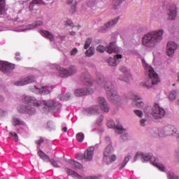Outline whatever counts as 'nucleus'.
Listing matches in <instances>:
<instances>
[{"label": "nucleus", "mask_w": 179, "mask_h": 179, "mask_svg": "<svg viewBox=\"0 0 179 179\" xmlns=\"http://www.w3.org/2000/svg\"><path fill=\"white\" fill-rule=\"evenodd\" d=\"M76 52H78V49L76 48H73L71 51V55H75V54H76Z\"/></svg>", "instance_id": "45"}, {"label": "nucleus", "mask_w": 179, "mask_h": 179, "mask_svg": "<svg viewBox=\"0 0 179 179\" xmlns=\"http://www.w3.org/2000/svg\"><path fill=\"white\" fill-rule=\"evenodd\" d=\"M6 6V1L5 0H0V15H3V12H5Z\"/></svg>", "instance_id": "31"}, {"label": "nucleus", "mask_w": 179, "mask_h": 179, "mask_svg": "<svg viewBox=\"0 0 179 179\" xmlns=\"http://www.w3.org/2000/svg\"><path fill=\"white\" fill-rule=\"evenodd\" d=\"M96 51L98 52H104V51H106L108 54H113V52H118V48L115 46V43L111 42L110 45L106 47V48L104 46L99 45L96 48Z\"/></svg>", "instance_id": "9"}, {"label": "nucleus", "mask_w": 179, "mask_h": 179, "mask_svg": "<svg viewBox=\"0 0 179 179\" xmlns=\"http://www.w3.org/2000/svg\"><path fill=\"white\" fill-rule=\"evenodd\" d=\"M127 138H128V135L127 134H123L122 136V139H123V141H127Z\"/></svg>", "instance_id": "49"}, {"label": "nucleus", "mask_w": 179, "mask_h": 179, "mask_svg": "<svg viewBox=\"0 0 179 179\" xmlns=\"http://www.w3.org/2000/svg\"><path fill=\"white\" fill-rule=\"evenodd\" d=\"M151 114L155 120H160L166 115V110L157 103H155L151 111Z\"/></svg>", "instance_id": "8"}, {"label": "nucleus", "mask_w": 179, "mask_h": 179, "mask_svg": "<svg viewBox=\"0 0 179 179\" xmlns=\"http://www.w3.org/2000/svg\"><path fill=\"white\" fill-rule=\"evenodd\" d=\"M129 96L131 100H134L133 104H134V106H136V107H138V108H142V107L145 106L143 101H141L142 100V98L140 96L135 94H130Z\"/></svg>", "instance_id": "12"}, {"label": "nucleus", "mask_w": 179, "mask_h": 179, "mask_svg": "<svg viewBox=\"0 0 179 179\" xmlns=\"http://www.w3.org/2000/svg\"><path fill=\"white\" fill-rule=\"evenodd\" d=\"M107 127L108 128H115L116 134H122L124 132V128L122 127H115V123L113 120H108L107 122Z\"/></svg>", "instance_id": "21"}, {"label": "nucleus", "mask_w": 179, "mask_h": 179, "mask_svg": "<svg viewBox=\"0 0 179 179\" xmlns=\"http://www.w3.org/2000/svg\"><path fill=\"white\" fill-rule=\"evenodd\" d=\"M118 20H120V17L109 21L108 23L105 24L104 27L106 29H108V27H111L112 26H114V24H117V23H118Z\"/></svg>", "instance_id": "28"}, {"label": "nucleus", "mask_w": 179, "mask_h": 179, "mask_svg": "<svg viewBox=\"0 0 179 179\" xmlns=\"http://www.w3.org/2000/svg\"><path fill=\"white\" fill-rule=\"evenodd\" d=\"M35 89L38 90L40 94H50L52 90V86L51 85H36Z\"/></svg>", "instance_id": "13"}, {"label": "nucleus", "mask_w": 179, "mask_h": 179, "mask_svg": "<svg viewBox=\"0 0 179 179\" xmlns=\"http://www.w3.org/2000/svg\"><path fill=\"white\" fill-rule=\"evenodd\" d=\"M93 153H94V148L90 147L84 153V159L87 162H90L93 159Z\"/></svg>", "instance_id": "20"}, {"label": "nucleus", "mask_w": 179, "mask_h": 179, "mask_svg": "<svg viewBox=\"0 0 179 179\" xmlns=\"http://www.w3.org/2000/svg\"><path fill=\"white\" fill-rule=\"evenodd\" d=\"M120 71H122V72H124V73H125V72H127V67H122L121 69H120Z\"/></svg>", "instance_id": "51"}, {"label": "nucleus", "mask_w": 179, "mask_h": 179, "mask_svg": "<svg viewBox=\"0 0 179 179\" xmlns=\"http://www.w3.org/2000/svg\"><path fill=\"white\" fill-rule=\"evenodd\" d=\"M177 82H179V73H178V80Z\"/></svg>", "instance_id": "58"}, {"label": "nucleus", "mask_w": 179, "mask_h": 179, "mask_svg": "<svg viewBox=\"0 0 179 179\" xmlns=\"http://www.w3.org/2000/svg\"><path fill=\"white\" fill-rule=\"evenodd\" d=\"M64 171L68 174V176H71L73 178L83 179V177H82V176L79 175L78 173L69 168H65Z\"/></svg>", "instance_id": "23"}, {"label": "nucleus", "mask_w": 179, "mask_h": 179, "mask_svg": "<svg viewBox=\"0 0 179 179\" xmlns=\"http://www.w3.org/2000/svg\"><path fill=\"white\" fill-rule=\"evenodd\" d=\"M120 80H124V82H128V78H127L126 77H124V78H119Z\"/></svg>", "instance_id": "52"}, {"label": "nucleus", "mask_w": 179, "mask_h": 179, "mask_svg": "<svg viewBox=\"0 0 179 179\" xmlns=\"http://www.w3.org/2000/svg\"><path fill=\"white\" fill-rule=\"evenodd\" d=\"M43 24L42 21H36L34 24V27H38V26H41Z\"/></svg>", "instance_id": "44"}, {"label": "nucleus", "mask_w": 179, "mask_h": 179, "mask_svg": "<svg viewBox=\"0 0 179 179\" xmlns=\"http://www.w3.org/2000/svg\"><path fill=\"white\" fill-rule=\"evenodd\" d=\"M177 44L174 42H169L166 46V54L168 57H173L176 50H177Z\"/></svg>", "instance_id": "15"}, {"label": "nucleus", "mask_w": 179, "mask_h": 179, "mask_svg": "<svg viewBox=\"0 0 179 179\" xmlns=\"http://www.w3.org/2000/svg\"><path fill=\"white\" fill-rule=\"evenodd\" d=\"M70 12L71 13H75V12H76V3H75L74 5L71 6V9H70Z\"/></svg>", "instance_id": "41"}, {"label": "nucleus", "mask_w": 179, "mask_h": 179, "mask_svg": "<svg viewBox=\"0 0 179 179\" xmlns=\"http://www.w3.org/2000/svg\"><path fill=\"white\" fill-rule=\"evenodd\" d=\"M3 97L0 96V101H3Z\"/></svg>", "instance_id": "57"}, {"label": "nucleus", "mask_w": 179, "mask_h": 179, "mask_svg": "<svg viewBox=\"0 0 179 179\" xmlns=\"http://www.w3.org/2000/svg\"><path fill=\"white\" fill-rule=\"evenodd\" d=\"M81 80L84 82V83H85V86H87L88 87H92V86H93V83H92L89 73L83 74L81 76Z\"/></svg>", "instance_id": "18"}, {"label": "nucleus", "mask_w": 179, "mask_h": 179, "mask_svg": "<svg viewBox=\"0 0 179 179\" xmlns=\"http://www.w3.org/2000/svg\"><path fill=\"white\" fill-rule=\"evenodd\" d=\"M178 140H179V135L178 136Z\"/></svg>", "instance_id": "62"}, {"label": "nucleus", "mask_w": 179, "mask_h": 179, "mask_svg": "<svg viewBox=\"0 0 179 179\" xmlns=\"http://www.w3.org/2000/svg\"><path fill=\"white\" fill-rule=\"evenodd\" d=\"M115 160H117V155H112L108 157L107 162H105V163H106V164H110V163H113V162H115Z\"/></svg>", "instance_id": "33"}, {"label": "nucleus", "mask_w": 179, "mask_h": 179, "mask_svg": "<svg viewBox=\"0 0 179 179\" xmlns=\"http://www.w3.org/2000/svg\"><path fill=\"white\" fill-rule=\"evenodd\" d=\"M42 34L44 36V37H45V38L50 40V41H54V40H55V38H54V35H52V33L48 31H42Z\"/></svg>", "instance_id": "26"}, {"label": "nucleus", "mask_w": 179, "mask_h": 179, "mask_svg": "<svg viewBox=\"0 0 179 179\" xmlns=\"http://www.w3.org/2000/svg\"><path fill=\"white\" fill-rule=\"evenodd\" d=\"M163 30L152 31L145 34L142 38V44L147 48L153 50L163 40Z\"/></svg>", "instance_id": "1"}, {"label": "nucleus", "mask_w": 179, "mask_h": 179, "mask_svg": "<svg viewBox=\"0 0 179 179\" xmlns=\"http://www.w3.org/2000/svg\"><path fill=\"white\" fill-rule=\"evenodd\" d=\"M122 59V55H116L114 56V58H109L108 59V64L110 66H117V64L118 62H120V60Z\"/></svg>", "instance_id": "19"}, {"label": "nucleus", "mask_w": 179, "mask_h": 179, "mask_svg": "<svg viewBox=\"0 0 179 179\" xmlns=\"http://www.w3.org/2000/svg\"><path fill=\"white\" fill-rule=\"evenodd\" d=\"M92 44V38H88L85 41V44L84 45L85 50H87L88 47H90V45Z\"/></svg>", "instance_id": "38"}, {"label": "nucleus", "mask_w": 179, "mask_h": 179, "mask_svg": "<svg viewBox=\"0 0 179 179\" xmlns=\"http://www.w3.org/2000/svg\"><path fill=\"white\" fill-rule=\"evenodd\" d=\"M62 131L63 132H66V131H68V128L66 127H64L62 128Z\"/></svg>", "instance_id": "55"}, {"label": "nucleus", "mask_w": 179, "mask_h": 179, "mask_svg": "<svg viewBox=\"0 0 179 179\" xmlns=\"http://www.w3.org/2000/svg\"><path fill=\"white\" fill-rule=\"evenodd\" d=\"M38 153L41 159H42V160H44V162H46V163L50 162L51 159H50V157L45 155V153H44L43 150H39Z\"/></svg>", "instance_id": "27"}, {"label": "nucleus", "mask_w": 179, "mask_h": 179, "mask_svg": "<svg viewBox=\"0 0 179 179\" xmlns=\"http://www.w3.org/2000/svg\"><path fill=\"white\" fill-rule=\"evenodd\" d=\"M130 157H131V156L129 155L124 158L123 163L118 166L119 170H122V169L124 168L125 166H127V163H128V162H129Z\"/></svg>", "instance_id": "32"}, {"label": "nucleus", "mask_w": 179, "mask_h": 179, "mask_svg": "<svg viewBox=\"0 0 179 179\" xmlns=\"http://www.w3.org/2000/svg\"><path fill=\"white\" fill-rule=\"evenodd\" d=\"M66 97L67 99H71V94H70V93H67V94H66Z\"/></svg>", "instance_id": "54"}, {"label": "nucleus", "mask_w": 179, "mask_h": 179, "mask_svg": "<svg viewBox=\"0 0 179 179\" xmlns=\"http://www.w3.org/2000/svg\"><path fill=\"white\" fill-rule=\"evenodd\" d=\"M48 128H49V129H54V124L51 122H48Z\"/></svg>", "instance_id": "43"}, {"label": "nucleus", "mask_w": 179, "mask_h": 179, "mask_svg": "<svg viewBox=\"0 0 179 179\" xmlns=\"http://www.w3.org/2000/svg\"><path fill=\"white\" fill-rule=\"evenodd\" d=\"M124 0H113L112 1V6L113 9H118V6H120Z\"/></svg>", "instance_id": "29"}, {"label": "nucleus", "mask_w": 179, "mask_h": 179, "mask_svg": "<svg viewBox=\"0 0 179 179\" xmlns=\"http://www.w3.org/2000/svg\"><path fill=\"white\" fill-rule=\"evenodd\" d=\"M97 100L101 108H99L97 106H93L86 110L87 113H88V114H100L101 110L104 111V113H108V111H110V107H108L106 99L102 97H99Z\"/></svg>", "instance_id": "5"}, {"label": "nucleus", "mask_w": 179, "mask_h": 179, "mask_svg": "<svg viewBox=\"0 0 179 179\" xmlns=\"http://www.w3.org/2000/svg\"><path fill=\"white\" fill-rule=\"evenodd\" d=\"M73 0H67V5H72Z\"/></svg>", "instance_id": "53"}, {"label": "nucleus", "mask_w": 179, "mask_h": 179, "mask_svg": "<svg viewBox=\"0 0 179 179\" xmlns=\"http://www.w3.org/2000/svg\"><path fill=\"white\" fill-rule=\"evenodd\" d=\"M169 176H170L171 179H179V177L174 174H173V175L170 174Z\"/></svg>", "instance_id": "48"}, {"label": "nucleus", "mask_w": 179, "mask_h": 179, "mask_svg": "<svg viewBox=\"0 0 179 179\" xmlns=\"http://www.w3.org/2000/svg\"><path fill=\"white\" fill-rule=\"evenodd\" d=\"M145 122H146V120H145V119H142V120H141V121H140V124H141V125L142 127H145Z\"/></svg>", "instance_id": "47"}, {"label": "nucleus", "mask_w": 179, "mask_h": 179, "mask_svg": "<svg viewBox=\"0 0 179 179\" xmlns=\"http://www.w3.org/2000/svg\"><path fill=\"white\" fill-rule=\"evenodd\" d=\"M46 1H51V0H46Z\"/></svg>", "instance_id": "64"}, {"label": "nucleus", "mask_w": 179, "mask_h": 179, "mask_svg": "<svg viewBox=\"0 0 179 179\" xmlns=\"http://www.w3.org/2000/svg\"><path fill=\"white\" fill-rule=\"evenodd\" d=\"M18 110L20 113H27L29 115H33V114L36 113V108L31 106H27V107L22 106Z\"/></svg>", "instance_id": "22"}, {"label": "nucleus", "mask_w": 179, "mask_h": 179, "mask_svg": "<svg viewBox=\"0 0 179 179\" xmlns=\"http://www.w3.org/2000/svg\"><path fill=\"white\" fill-rule=\"evenodd\" d=\"M176 156L179 157V152H176Z\"/></svg>", "instance_id": "59"}, {"label": "nucleus", "mask_w": 179, "mask_h": 179, "mask_svg": "<svg viewBox=\"0 0 179 179\" xmlns=\"http://www.w3.org/2000/svg\"><path fill=\"white\" fill-rule=\"evenodd\" d=\"M113 153V146L110 145H108L104 152H103V162H107V159L108 157H110V155Z\"/></svg>", "instance_id": "24"}, {"label": "nucleus", "mask_w": 179, "mask_h": 179, "mask_svg": "<svg viewBox=\"0 0 179 179\" xmlns=\"http://www.w3.org/2000/svg\"><path fill=\"white\" fill-rule=\"evenodd\" d=\"M98 84L101 85V86H104V89L110 100H113L114 101H117V100H118L117 91H115V89L114 88V86H113V83H111V82H104L103 79L99 78Z\"/></svg>", "instance_id": "4"}, {"label": "nucleus", "mask_w": 179, "mask_h": 179, "mask_svg": "<svg viewBox=\"0 0 179 179\" xmlns=\"http://www.w3.org/2000/svg\"><path fill=\"white\" fill-rule=\"evenodd\" d=\"M177 133V129L174 126L169 125L165 126L162 129L159 131V135L161 137L170 136L171 135H176Z\"/></svg>", "instance_id": "10"}, {"label": "nucleus", "mask_w": 179, "mask_h": 179, "mask_svg": "<svg viewBox=\"0 0 179 179\" xmlns=\"http://www.w3.org/2000/svg\"><path fill=\"white\" fill-rule=\"evenodd\" d=\"M66 26H72V22L66 21Z\"/></svg>", "instance_id": "50"}, {"label": "nucleus", "mask_w": 179, "mask_h": 179, "mask_svg": "<svg viewBox=\"0 0 179 179\" xmlns=\"http://www.w3.org/2000/svg\"><path fill=\"white\" fill-rule=\"evenodd\" d=\"M15 69V64L8 63V62L0 61V71L3 73H9Z\"/></svg>", "instance_id": "11"}, {"label": "nucleus", "mask_w": 179, "mask_h": 179, "mask_svg": "<svg viewBox=\"0 0 179 179\" xmlns=\"http://www.w3.org/2000/svg\"><path fill=\"white\" fill-rule=\"evenodd\" d=\"M13 125H14V127H17V125H24V122L17 117H13Z\"/></svg>", "instance_id": "30"}, {"label": "nucleus", "mask_w": 179, "mask_h": 179, "mask_svg": "<svg viewBox=\"0 0 179 179\" xmlns=\"http://www.w3.org/2000/svg\"><path fill=\"white\" fill-rule=\"evenodd\" d=\"M86 57H92L94 55V48L90 47L89 50L85 52Z\"/></svg>", "instance_id": "34"}, {"label": "nucleus", "mask_w": 179, "mask_h": 179, "mask_svg": "<svg viewBox=\"0 0 179 179\" xmlns=\"http://www.w3.org/2000/svg\"><path fill=\"white\" fill-rule=\"evenodd\" d=\"M58 97H59V99H60L61 100H63V99H62V97H61V96H59Z\"/></svg>", "instance_id": "60"}, {"label": "nucleus", "mask_w": 179, "mask_h": 179, "mask_svg": "<svg viewBox=\"0 0 179 179\" xmlns=\"http://www.w3.org/2000/svg\"><path fill=\"white\" fill-rule=\"evenodd\" d=\"M33 82H34V77L29 76L20 81L15 82L14 85L15 86H24V85H29V83H33Z\"/></svg>", "instance_id": "17"}, {"label": "nucleus", "mask_w": 179, "mask_h": 179, "mask_svg": "<svg viewBox=\"0 0 179 179\" xmlns=\"http://www.w3.org/2000/svg\"><path fill=\"white\" fill-rule=\"evenodd\" d=\"M44 143V138H43V137H41L39 140L36 141V145H41V143Z\"/></svg>", "instance_id": "42"}, {"label": "nucleus", "mask_w": 179, "mask_h": 179, "mask_svg": "<svg viewBox=\"0 0 179 179\" xmlns=\"http://www.w3.org/2000/svg\"><path fill=\"white\" fill-rule=\"evenodd\" d=\"M22 101L25 103V104H29V106H34V107H48V108H52V107H55V101L52 100H49L48 102L45 101H38L36 99V98L33 96H25Z\"/></svg>", "instance_id": "3"}, {"label": "nucleus", "mask_w": 179, "mask_h": 179, "mask_svg": "<svg viewBox=\"0 0 179 179\" xmlns=\"http://www.w3.org/2000/svg\"><path fill=\"white\" fill-rule=\"evenodd\" d=\"M168 20H176L177 17V6L172 5L167 10Z\"/></svg>", "instance_id": "14"}, {"label": "nucleus", "mask_w": 179, "mask_h": 179, "mask_svg": "<svg viewBox=\"0 0 179 179\" xmlns=\"http://www.w3.org/2000/svg\"><path fill=\"white\" fill-rule=\"evenodd\" d=\"M142 62L143 66L148 76V79L145 82L144 86L148 89H150L153 85H157L160 82V78L157 73L155 72L153 68L149 66L145 60H142Z\"/></svg>", "instance_id": "2"}, {"label": "nucleus", "mask_w": 179, "mask_h": 179, "mask_svg": "<svg viewBox=\"0 0 179 179\" xmlns=\"http://www.w3.org/2000/svg\"><path fill=\"white\" fill-rule=\"evenodd\" d=\"M76 139L78 142H83L85 139V134L83 133H78L76 134Z\"/></svg>", "instance_id": "37"}, {"label": "nucleus", "mask_w": 179, "mask_h": 179, "mask_svg": "<svg viewBox=\"0 0 179 179\" xmlns=\"http://www.w3.org/2000/svg\"><path fill=\"white\" fill-rule=\"evenodd\" d=\"M8 138H13V141H15V142H17L19 141V136H17V134L15 132H10L8 134Z\"/></svg>", "instance_id": "35"}, {"label": "nucleus", "mask_w": 179, "mask_h": 179, "mask_svg": "<svg viewBox=\"0 0 179 179\" xmlns=\"http://www.w3.org/2000/svg\"><path fill=\"white\" fill-rule=\"evenodd\" d=\"M138 157H142L145 162H149V160L153 162V165L157 167L160 171H164L166 170L163 164L156 162V158L155 157H152L148 154H143V152H137L134 157V162L138 160Z\"/></svg>", "instance_id": "6"}, {"label": "nucleus", "mask_w": 179, "mask_h": 179, "mask_svg": "<svg viewBox=\"0 0 179 179\" xmlns=\"http://www.w3.org/2000/svg\"><path fill=\"white\" fill-rule=\"evenodd\" d=\"M75 34H76V33L75 31L70 32L71 36H75Z\"/></svg>", "instance_id": "56"}, {"label": "nucleus", "mask_w": 179, "mask_h": 179, "mask_svg": "<svg viewBox=\"0 0 179 179\" xmlns=\"http://www.w3.org/2000/svg\"><path fill=\"white\" fill-rule=\"evenodd\" d=\"M56 69L58 71L60 78H69V76H72V75L76 73V67L75 66H71L68 69H65L57 65L56 66Z\"/></svg>", "instance_id": "7"}, {"label": "nucleus", "mask_w": 179, "mask_h": 179, "mask_svg": "<svg viewBox=\"0 0 179 179\" xmlns=\"http://www.w3.org/2000/svg\"><path fill=\"white\" fill-rule=\"evenodd\" d=\"M176 98H177V92L176 91H172L169 93V100L173 101V100H176Z\"/></svg>", "instance_id": "36"}, {"label": "nucleus", "mask_w": 179, "mask_h": 179, "mask_svg": "<svg viewBox=\"0 0 179 179\" xmlns=\"http://www.w3.org/2000/svg\"><path fill=\"white\" fill-rule=\"evenodd\" d=\"M69 164L71 165L73 169H77L78 170H81V169L83 168V165H82V164H80L75 160L69 159Z\"/></svg>", "instance_id": "25"}, {"label": "nucleus", "mask_w": 179, "mask_h": 179, "mask_svg": "<svg viewBox=\"0 0 179 179\" xmlns=\"http://www.w3.org/2000/svg\"><path fill=\"white\" fill-rule=\"evenodd\" d=\"M172 86H176V84H173Z\"/></svg>", "instance_id": "61"}, {"label": "nucleus", "mask_w": 179, "mask_h": 179, "mask_svg": "<svg viewBox=\"0 0 179 179\" xmlns=\"http://www.w3.org/2000/svg\"><path fill=\"white\" fill-rule=\"evenodd\" d=\"M178 104H179V101H178Z\"/></svg>", "instance_id": "63"}, {"label": "nucleus", "mask_w": 179, "mask_h": 179, "mask_svg": "<svg viewBox=\"0 0 179 179\" xmlns=\"http://www.w3.org/2000/svg\"><path fill=\"white\" fill-rule=\"evenodd\" d=\"M150 110H152V108H151L150 106H147V107L145 108V113L146 114H149V112H148V111H150Z\"/></svg>", "instance_id": "46"}, {"label": "nucleus", "mask_w": 179, "mask_h": 179, "mask_svg": "<svg viewBox=\"0 0 179 179\" xmlns=\"http://www.w3.org/2000/svg\"><path fill=\"white\" fill-rule=\"evenodd\" d=\"M50 164H52V166H53V167H56V169H59V166H58V163L54 160V159H50V161H49Z\"/></svg>", "instance_id": "39"}, {"label": "nucleus", "mask_w": 179, "mask_h": 179, "mask_svg": "<svg viewBox=\"0 0 179 179\" xmlns=\"http://www.w3.org/2000/svg\"><path fill=\"white\" fill-rule=\"evenodd\" d=\"M134 114H136V115L140 118H141V117L143 115V113L139 110H134Z\"/></svg>", "instance_id": "40"}, {"label": "nucleus", "mask_w": 179, "mask_h": 179, "mask_svg": "<svg viewBox=\"0 0 179 179\" xmlns=\"http://www.w3.org/2000/svg\"><path fill=\"white\" fill-rule=\"evenodd\" d=\"M93 94V89L89 88L88 90H84V89H77L74 94L77 97H81L82 96H87L88 94Z\"/></svg>", "instance_id": "16"}]
</instances>
